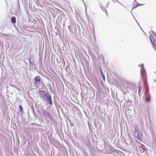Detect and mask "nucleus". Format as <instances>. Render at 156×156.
Here are the masks:
<instances>
[{"label":"nucleus","mask_w":156,"mask_h":156,"mask_svg":"<svg viewBox=\"0 0 156 156\" xmlns=\"http://www.w3.org/2000/svg\"><path fill=\"white\" fill-rule=\"evenodd\" d=\"M140 92H141V89L140 87H139V91H138L139 93H140Z\"/></svg>","instance_id":"nucleus-16"},{"label":"nucleus","mask_w":156,"mask_h":156,"mask_svg":"<svg viewBox=\"0 0 156 156\" xmlns=\"http://www.w3.org/2000/svg\"><path fill=\"white\" fill-rule=\"evenodd\" d=\"M49 114L46 111L43 109L42 115L44 116H48Z\"/></svg>","instance_id":"nucleus-5"},{"label":"nucleus","mask_w":156,"mask_h":156,"mask_svg":"<svg viewBox=\"0 0 156 156\" xmlns=\"http://www.w3.org/2000/svg\"><path fill=\"white\" fill-rule=\"evenodd\" d=\"M19 108L21 111L22 112L23 111V108L21 105L19 106Z\"/></svg>","instance_id":"nucleus-9"},{"label":"nucleus","mask_w":156,"mask_h":156,"mask_svg":"<svg viewBox=\"0 0 156 156\" xmlns=\"http://www.w3.org/2000/svg\"><path fill=\"white\" fill-rule=\"evenodd\" d=\"M154 76L155 79H154V82L156 81V72L154 73Z\"/></svg>","instance_id":"nucleus-11"},{"label":"nucleus","mask_w":156,"mask_h":156,"mask_svg":"<svg viewBox=\"0 0 156 156\" xmlns=\"http://www.w3.org/2000/svg\"><path fill=\"white\" fill-rule=\"evenodd\" d=\"M143 72H144V71H143V67L142 66V67L141 69V75L143 74Z\"/></svg>","instance_id":"nucleus-10"},{"label":"nucleus","mask_w":156,"mask_h":156,"mask_svg":"<svg viewBox=\"0 0 156 156\" xmlns=\"http://www.w3.org/2000/svg\"><path fill=\"white\" fill-rule=\"evenodd\" d=\"M43 99H46L50 105H52V104L51 97L49 93L46 94V95Z\"/></svg>","instance_id":"nucleus-2"},{"label":"nucleus","mask_w":156,"mask_h":156,"mask_svg":"<svg viewBox=\"0 0 156 156\" xmlns=\"http://www.w3.org/2000/svg\"><path fill=\"white\" fill-rule=\"evenodd\" d=\"M38 92L40 94V95L41 96V97L43 98V99L44 98L46 95V93H45L44 91L43 90H39Z\"/></svg>","instance_id":"nucleus-4"},{"label":"nucleus","mask_w":156,"mask_h":156,"mask_svg":"<svg viewBox=\"0 0 156 156\" xmlns=\"http://www.w3.org/2000/svg\"><path fill=\"white\" fill-rule=\"evenodd\" d=\"M115 2H117L119 3L121 5H123L122 3H121L120 2L116 0Z\"/></svg>","instance_id":"nucleus-15"},{"label":"nucleus","mask_w":156,"mask_h":156,"mask_svg":"<svg viewBox=\"0 0 156 156\" xmlns=\"http://www.w3.org/2000/svg\"><path fill=\"white\" fill-rule=\"evenodd\" d=\"M102 77L103 79V80H105V77L102 74Z\"/></svg>","instance_id":"nucleus-14"},{"label":"nucleus","mask_w":156,"mask_h":156,"mask_svg":"<svg viewBox=\"0 0 156 156\" xmlns=\"http://www.w3.org/2000/svg\"><path fill=\"white\" fill-rule=\"evenodd\" d=\"M34 83L35 87H38L39 86L40 81V77L38 76L35 77L34 79Z\"/></svg>","instance_id":"nucleus-3"},{"label":"nucleus","mask_w":156,"mask_h":156,"mask_svg":"<svg viewBox=\"0 0 156 156\" xmlns=\"http://www.w3.org/2000/svg\"><path fill=\"white\" fill-rule=\"evenodd\" d=\"M138 6V5H133V9H134L135 8H136Z\"/></svg>","instance_id":"nucleus-13"},{"label":"nucleus","mask_w":156,"mask_h":156,"mask_svg":"<svg viewBox=\"0 0 156 156\" xmlns=\"http://www.w3.org/2000/svg\"><path fill=\"white\" fill-rule=\"evenodd\" d=\"M11 22L12 23H15L16 22V19L15 17H12L11 18Z\"/></svg>","instance_id":"nucleus-6"},{"label":"nucleus","mask_w":156,"mask_h":156,"mask_svg":"<svg viewBox=\"0 0 156 156\" xmlns=\"http://www.w3.org/2000/svg\"><path fill=\"white\" fill-rule=\"evenodd\" d=\"M137 136H138V137L139 138H141L142 137V136L141 134L140 135L139 134H138L137 135Z\"/></svg>","instance_id":"nucleus-12"},{"label":"nucleus","mask_w":156,"mask_h":156,"mask_svg":"<svg viewBox=\"0 0 156 156\" xmlns=\"http://www.w3.org/2000/svg\"><path fill=\"white\" fill-rule=\"evenodd\" d=\"M150 98L149 95L147 93V102L148 101H150Z\"/></svg>","instance_id":"nucleus-7"},{"label":"nucleus","mask_w":156,"mask_h":156,"mask_svg":"<svg viewBox=\"0 0 156 156\" xmlns=\"http://www.w3.org/2000/svg\"><path fill=\"white\" fill-rule=\"evenodd\" d=\"M30 64L31 65H33L34 64V62L33 61H31L30 60Z\"/></svg>","instance_id":"nucleus-8"},{"label":"nucleus","mask_w":156,"mask_h":156,"mask_svg":"<svg viewBox=\"0 0 156 156\" xmlns=\"http://www.w3.org/2000/svg\"><path fill=\"white\" fill-rule=\"evenodd\" d=\"M145 99L146 100V97L145 98Z\"/></svg>","instance_id":"nucleus-17"},{"label":"nucleus","mask_w":156,"mask_h":156,"mask_svg":"<svg viewBox=\"0 0 156 156\" xmlns=\"http://www.w3.org/2000/svg\"><path fill=\"white\" fill-rule=\"evenodd\" d=\"M149 38L153 45V48L156 51V35L152 30L149 32Z\"/></svg>","instance_id":"nucleus-1"}]
</instances>
